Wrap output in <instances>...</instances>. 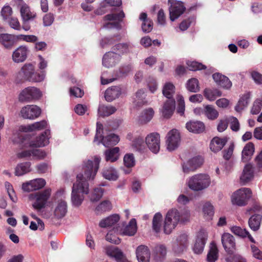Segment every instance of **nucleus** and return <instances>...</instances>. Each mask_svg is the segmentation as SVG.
<instances>
[{
	"label": "nucleus",
	"mask_w": 262,
	"mask_h": 262,
	"mask_svg": "<svg viewBox=\"0 0 262 262\" xmlns=\"http://www.w3.org/2000/svg\"><path fill=\"white\" fill-rule=\"evenodd\" d=\"M101 159L100 156H95L85 160L82 163L84 174L77 175V181L73 184L71 193V202L75 207H79L84 199V194L89 192V184L88 181L93 180L99 168Z\"/></svg>",
	"instance_id": "nucleus-1"
},
{
	"label": "nucleus",
	"mask_w": 262,
	"mask_h": 262,
	"mask_svg": "<svg viewBox=\"0 0 262 262\" xmlns=\"http://www.w3.org/2000/svg\"><path fill=\"white\" fill-rule=\"evenodd\" d=\"M190 218V212L185 209L179 212L177 209L172 208L167 212L164 222V232L166 234H170L177 226L179 223L188 222Z\"/></svg>",
	"instance_id": "nucleus-2"
},
{
	"label": "nucleus",
	"mask_w": 262,
	"mask_h": 262,
	"mask_svg": "<svg viewBox=\"0 0 262 262\" xmlns=\"http://www.w3.org/2000/svg\"><path fill=\"white\" fill-rule=\"evenodd\" d=\"M50 138V131L47 129L43 133L37 137L34 141L30 142L28 135L24 133H18L17 135H14L13 141L14 143L22 144L25 147H43L49 144Z\"/></svg>",
	"instance_id": "nucleus-3"
},
{
	"label": "nucleus",
	"mask_w": 262,
	"mask_h": 262,
	"mask_svg": "<svg viewBox=\"0 0 262 262\" xmlns=\"http://www.w3.org/2000/svg\"><path fill=\"white\" fill-rule=\"evenodd\" d=\"M211 184V178L206 173H201L189 177L186 181L188 188L194 191H200L207 188Z\"/></svg>",
	"instance_id": "nucleus-4"
},
{
	"label": "nucleus",
	"mask_w": 262,
	"mask_h": 262,
	"mask_svg": "<svg viewBox=\"0 0 262 262\" xmlns=\"http://www.w3.org/2000/svg\"><path fill=\"white\" fill-rule=\"evenodd\" d=\"M67 211V203L64 200L60 199L55 202L52 210H44L42 212V216L50 220H59L66 216Z\"/></svg>",
	"instance_id": "nucleus-5"
},
{
	"label": "nucleus",
	"mask_w": 262,
	"mask_h": 262,
	"mask_svg": "<svg viewBox=\"0 0 262 262\" xmlns=\"http://www.w3.org/2000/svg\"><path fill=\"white\" fill-rule=\"evenodd\" d=\"M51 194V188H46L38 192L30 193L28 195L29 201L32 202L33 207L40 210L45 207Z\"/></svg>",
	"instance_id": "nucleus-6"
},
{
	"label": "nucleus",
	"mask_w": 262,
	"mask_h": 262,
	"mask_svg": "<svg viewBox=\"0 0 262 262\" xmlns=\"http://www.w3.org/2000/svg\"><path fill=\"white\" fill-rule=\"evenodd\" d=\"M42 96V92L38 88L29 86L20 92L18 96V100L20 102L29 103L39 100Z\"/></svg>",
	"instance_id": "nucleus-7"
},
{
	"label": "nucleus",
	"mask_w": 262,
	"mask_h": 262,
	"mask_svg": "<svg viewBox=\"0 0 262 262\" xmlns=\"http://www.w3.org/2000/svg\"><path fill=\"white\" fill-rule=\"evenodd\" d=\"M125 17V14L122 10L115 11L110 14L106 15L103 17L105 23L103 28L105 29H120L121 28V22Z\"/></svg>",
	"instance_id": "nucleus-8"
},
{
	"label": "nucleus",
	"mask_w": 262,
	"mask_h": 262,
	"mask_svg": "<svg viewBox=\"0 0 262 262\" xmlns=\"http://www.w3.org/2000/svg\"><path fill=\"white\" fill-rule=\"evenodd\" d=\"M251 191L248 188H242L234 192L231 196L233 204L239 206H245L251 196Z\"/></svg>",
	"instance_id": "nucleus-9"
},
{
	"label": "nucleus",
	"mask_w": 262,
	"mask_h": 262,
	"mask_svg": "<svg viewBox=\"0 0 262 262\" xmlns=\"http://www.w3.org/2000/svg\"><path fill=\"white\" fill-rule=\"evenodd\" d=\"M20 12L23 21V29L27 31L31 28L29 25V21L33 20L36 17V13L31 11L28 5L24 3H23L20 6Z\"/></svg>",
	"instance_id": "nucleus-10"
},
{
	"label": "nucleus",
	"mask_w": 262,
	"mask_h": 262,
	"mask_svg": "<svg viewBox=\"0 0 262 262\" xmlns=\"http://www.w3.org/2000/svg\"><path fill=\"white\" fill-rule=\"evenodd\" d=\"M121 4V0H103L95 10V13L101 15L108 11H115L116 7H119Z\"/></svg>",
	"instance_id": "nucleus-11"
},
{
	"label": "nucleus",
	"mask_w": 262,
	"mask_h": 262,
	"mask_svg": "<svg viewBox=\"0 0 262 262\" xmlns=\"http://www.w3.org/2000/svg\"><path fill=\"white\" fill-rule=\"evenodd\" d=\"M170 19L173 21L184 12L185 8L182 2L176 0H168Z\"/></svg>",
	"instance_id": "nucleus-12"
},
{
	"label": "nucleus",
	"mask_w": 262,
	"mask_h": 262,
	"mask_svg": "<svg viewBox=\"0 0 262 262\" xmlns=\"http://www.w3.org/2000/svg\"><path fill=\"white\" fill-rule=\"evenodd\" d=\"M41 114V109L36 105H27L23 107L19 115L26 119L34 120L38 118Z\"/></svg>",
	"instance_id": "nucleus-13"
},
{
	"label": "nucleus",
	"mask_w": 262,
	"mask_h": 262,
	"mask_svg": "<svg viewBox=\"0 0 262 262\" xmlns=\"http://www.w3.org/2000/svg\"><path fill=\"white\" fill-rule=\"evenodd\" d=\"M46 185V181L43 178H36L25 183L21 185V188L25 192H30L43 188Z\"/></svg>",
	"instance_id": "nucleus-14"
},
{
	"label": "nucleus",
	"mask_w": 262,
	"mask_h": 262,
	"mask_svg": "<svg viewBox=\"0 0 262 262\" xmlns=\"http://www.w3.org/2000/svg\"><path fill=\"white\" fill-rule=\"evenodd\" d=\"M180 142V135L178 130L173 129L168 133L166 141L168 150L171 151L175 150L179 146Z\"/></svg>",
	"instance_id": "nucleus-15"
},
{
	"label": "nucleus",
	"mask_w": 262,
	"mask_h": 262,
	"mask_svg": "<svg viewBox=\"0 0 262 262\" xmlns=\"http://www.w3.org/2000/svg\"><path fill=\"white\" fill-rule=\"evenodd\" d=\"M145 143L152 152L157 154L160 148V135L157 133L149 134L145 138Z\"/></svg>",
	"instance_id": "nucleus-16"
},
{
	"label": "nucleus",
	"mask_w": 262,
	"mask_h": 262,
	"mask_svg": "<svg viewBox=\"0 0 262 262\" xmlns=\"http://www.w3.org/2000/svg\"><path fill=\"white\" fill-rule=\"evenodd\" d=\"M121 59V56L114 51L105 53L102 58V65L107 68L115 67L118 64Z\"/></svg>",
	"instance_id": "nucleus-17"
},
{
	"label": "nucleus",
	"mask_w": 262,
	"mask_h": 262,
	"mask_svg": "<svg viewBox=\"0 0 262 262\" xmlns=\"http://www.w3.org/2000/svg\"><path fill=\"white\" fill-rule=\"evenodd\" d=\"M126 138L131 141L132 147L137 151H142L145 148L144 137L137 133H128Z\"/></svg>",
	"instance_id": "nucleus-18"
},
{
	"label": "nucleus",
	"mask_w": 262,
	"mask_h": 262,
	"mask_svg": "<svg viewBox=\"0 0 262 262\" xmlns=\"http://www.w3.org/2000/svg\"><path fill=\"white\" fill-rule=\"evenodd\" d=\"M137 230V222L135 219H132L128 224L123 228L122 225L116 227V232L123 236H133L136 233Z\"/></svg>",
	"instance_id": "nucleus-19"
},
{
	"label": "nucleus",
	"mask_w": 262,
	"mask_h": 262,
	"mask_svg": "<svg viewBox=\"0 0 262 262\" xmlns=\"http://www.w3.org/2000/svg\"><path fill=\"white\" fill-rule=\"evenodd\" d=\"M203 161L201 156L194 157L182 165L183 171L185 173L194 171L202 165Z\"/></svg>",
	"instance_id": "nucleus-20"
},
{
	"label": "nucleus",
	"mask_w": 262,
	"mask_h": 262,
	"mask_svg": "<svg viewBox=\"0 0 262 262\" xmlns=\"http://www.w3.org/2000/svg\"><path fill=\"white\" fill-rule=\"evenodd\" d=\"M30 53L29 48L26 46H20L12 53V59L14 62L19 63L25 61Z\"/></svg>",
	"instance_id": "nucleus-21"
},
{
	"label": "nucleus",
	"mask_w": 262,
	"mask_h": 262,
	"mask_svg": "<svg viewBox=\"0 0 262 262\" xmlns=\"http://www.w3.org/2000/svg\"><path fill=\"white\" fill-rule=\"evenodd\" d=\"M132 69V67L130 64L121 67L119 69V73L117 74V76L112 78H107L106 77L107 74L104 72L102 74L101 76V84L103 85L107 84L113 82L120 77L125 76L131 72Z\"/></svg>",
	"instance_id": "nucleus-22"
},
{
	"label": "nucleus",
	"mask_w": 262,
	"mask_h": 262,
	"mask_svg": "<svg viewBox=\"0 0 262 262\" xmlns=\"http://www.w3.org/2000/svg\"><path fill=\"white\" fill-rule=\"evenodd\" d=\"M222 243L225 251L229 254L233 253L235 247L234 237L228 233H225L222 236Z\"/></svg>",
	"instance_id": "nucleus-23"
},
{
	"label": "nucleus",
	"mask_w": 262,
	"mask_h": 262,
	"mask_svg": "<svg viewBox=\"0 0 262 262\" xmlns=\"http://www.w3.org/2000/svg\"><path fill=\"white\" fill-rule=\"evenodd\" d=\"M176 104L173 99H167L163 104L161 110L162 116L168 119L171 117L175 110Z\"/></svg>",
	"instance_id": "nucleus-24"
},
{
	"label": "nucleus",
	"mask_w": 262,
	"mask_h": 262,
	"mask_svg": "<svg viewBox=\"0 0 262 262\" xmlns=\"http://www.w3.org/2000/svg\"><path fill=\"white\" fill-rule=\"evenodd\" d=\"M122 93V89L120 86H112L107 88L104 94L106 101L112 102L118 98Z\"/></svg>",
	"instance_id": "nucleus-25"
},
{
	"label": "nucleus",
	"mask_w": 262,
	"mask_h": 262,
	"mask_svg": "<svg viewBox=\"0 0 262 262\" xmlns=\"http://www.w3.org/2000/svg\"><path fill=\"white\" fill-rule=\"evenodd\" d=\"M48 127V123L46 121L42 120L39 122H36L31 124L27 126H21L20 127L19 133H26L29 132H33L35 130H40Z\"/></svg>",
	"instance_id": "nucleus-26"
},
{
	"label": "nucleus",
	"mask_w": 262,
	"mask_h": 262,
	"mask_svg": "<svg viewBox=\"0 0 262 262\" xmlns=\"http://www.w3.org/2000/svg\"><path fill=\"white\" fill-rule=\"evenodd\" d=\"M206 239V234L202 231L199 232L193 247L195 253L199 254L203 251Z\"/></svg>",
	"instance_id": "nucleus-27"
},
{
	"label": "nucleus",
	"mask_w": 262,
	"mask_h": 262,
	"mask_svg": "<svg viewBox=\"0 0 262 262\" xmlns=\"http://www.w3.org/2000/svg\"><path fill=\"white\" fill-rule=\"evenodd\" d=\"M17 41V35L8 33L0 34V42L7 49H11Z\"/></svg>",
	"instance_id": "nucleus-28"
},
{
	"label": "nucleus",
	"mask_w": 262,
	"mask_h": 262,
	"mask_svg": "<svg viewBox=\"0 0 262 262\" xmlns=\"http://www.w3.org/2000/svg\"><path fill=\"white\" fill-rule=\"evenodd\" d=\"M136 257L139 262H149L150 254L147 246L140 245L136 249Z\"/></svg>",
	"instance_id": "nucleus-29"
},
{
	"label": "nucleus",
	"mask_w": 262,
	"mask_h": 262,
	"mask_svg": "<svg viewBox=\"0 0 262 262\" xmlns=\"http://www.w3.org/2000/svg\"><path fill=\"white\" fill-rule=\"evenodd\" d=\"M35 66L31 63H26L21 68L17 76L30 81L35 70Z\"/></svg>",
	"instance_id": "nucleus-30"
},
{
	"label": "nucleus",
	"mask_w": 262,
	"mask_h": 262,
	"mask_svg": "<svg viewBox=\"0 0 262 262\" xmlns=\"http://www.w3.org/2000/svg\"><path fill=\"white\" fill-rule=\"evenodd\" d=\"M228 141V138L214 137L211 141L210 148L214 152L220 151L225 145Z\"/></svg>",
	"instance_id": "nucleus-31"
},
{
	"label": "nucleus",
	"mask_w": 262,
	"mask_h": 262,
	"mask_svg": "<svg viewBox=\"0 0 262 262\" xmlns=\"http://www.w3.org/2000/svg\"><path fill=\"white\" fill-rule=\"evenodd\" d=\"M254 177V168L251 164H247L243 169L240 177L242 183H246L251 181Z\"/></svg>",
	"instance_id": "nucleus-32"
},
{
	"label": "nucleus",
	"mask_w": 262,
	"mask_h": 262,
	"mask_svg": "<svg viewBox=\"0 0 262 262\" xmlns=\"http://www.w3.org/2000/svg\"><path fill=\"white\" fill-rule=\"evenodd\" d=\"M120 138L118 136L114 134H110L109 135L101 138L97 142L98 144L101 143L104 146L109 147L116 145L119 141Z\"/></svg>",
	"instance_id": "nucleus-33"
},
{
	"label": "nucleus",
	"mask_w": 262,
	"mask_h": 262,
	"mask_svg": "<svg viewBox=\"0 0 262 262\" xmlns=\"http://www.w3.org/2000/svg\"><path fill=\"white\" fill-rule=\"evenodd\" d=\"M102 177L109 181H115L119 178L117 170L113 166L104 167L101 171Z\"/></svg>",
	"instance_id": "nucleus-34"
},
{
	"label": "nucleus",
	"mask_w": 262,
	"mask_h": 262,
	"mask_svg": "<svg viewBox=\"0 0 262 262\" xmlns=\"http://www.w3.org/2000/svg\"><path fill=\"white\" fill-rule=\"evenodd\" d=\"M119 220L120 216L119 215L116 214H113L101 220L99 222V225L101 228H106L114 226H116L115 227H116L117 226L120 225L119 224H117Z\"/></svg>",
	"instance_id": "nucleus-35"
},
{
	"label": "nucleus",
	"mask_w": 262,
	"mask_h": 262,
	"mask_svg": "<svg viewBox=\"0 0 262 262\" xmlns=\"http://www.w3.org/2000/svg\"><path fill=\"white\" fill-rule=\"evenodd\" d=\"M104 250L106 254L109 257L115 258L116 262L118 261L124 254L121 249L114 246H106L105 247Z\"/></svg>",
	"instance_id": "nucleus-36"
},
{
	"label": "nucleus",
	"mask_w": 262,
	"mask_h": 262,
	"mask_svg": "<svg viewBox=\"0 0 262 262\" xmlns=\"http://www.w3.org/2000/svg\"><path fill=\"white\" fill-rule=\"evenodd\" d=\"M187 129L190 132L199 134L205 129L204 123L199 121H190L186 124Z\"/></svg>",
	"instance_id": "nucleus-37"
},
{
	"label": "nucleus",
	"mask_w": 262,
	"mask_h": 262,
	"mask_svg": "<svg viewBox=\"0 0 262 262\" xmlns=\"http://www.w3.org/2000/svg\"><path fill=\"white\" fill-rule=\"evenodd\" d=\"M254 152V145L251 142L245 145L242 152V160L244 162L249 161Z\"/></svg>",
	"instance_id": "nucleus-38"
},
{
	"label": "nucleus",
	"mask_w": 262,
	"mask_h": 262,
	"mask_svg": "<svg viewBox=\"0 0 262 262\" xmlns=\"http://www.w3.org/2000/svg\"><path fill=\"white\" fill-rule=\"evenodd\" d=\"M187 240V235L185 234H182L179 236L177 245L173 248L176 253H180L186 249L188 246Z\"/></svg>",
	"instance_id": "nucleus-39"
},
{
	"label": "nucleus",
	"mask_w": 262,
	"mask_h": 262,
	"mask_svg": "<svg viewBox=\"0 0 262 262\" xmlns=\"http://www.w3.org/2000/svg\"><path fill=\"white\" fill-rule=\"evenodd\" d=\"M147 102L145 99V91L143 89L139 90L135 94L133 98V103L137 107H142L147 104Z\"/></svg>",
	"instance_id": "nucleus-40"
},
{
	"label": "nucleus",
	"mask_w": 262,
	"mask_h": 262,
	"mask_svg": "<svg viewBox=\"0 0 262 262\" xmlns=\"http://www.w3.org/2000/svg\"><path fill=\"white\" fill-rule=\"evenodd\" d=\"M120 149L115 147L106 150L104 152L105 160L107 162H114L116 161L120 156Z\"/></svg>",
	"instance_id": "nucleus-41"
},
{
	"label": "nucleus",
	"mask_w": 262,
	"mask_h": 262,
	"mask_svg": "<svg viewBox=\"0 0 262 262\" xmlns=\"http://www.w3.org/2000/svg\"><path fill=\"white\" fill-rule=\"evenodd\" d=\"M139 19L142 21L141 28L144 32H150L152 29L153 23L152 21L147 18L146 13L142 12L139 16Z\"/></svg>",
	"instance_id": "nucleus-42"
},
{
	"label": "nucleus",
	"mask_w": 262,
	"mask_h": 262,
	"mask_svg": "<svg viewBox=\"0 0 262 262\" xmlns=\"http://www.w3.org/2000/svg\"><path fill=\"white\" fill-rule=\"evenodd\" d=\"M251 98V93L247 92L245 93L239 99L238 103L235 107V110L237 112H241L249 103Z\"/></svg>",
	"instance_id": "nucleus-43"
},
{
	"label": "nucleus",
	"mask_w": 262,
	"mask_h": 262,
	"mask_svg": "<svg viewBox=\"0 0 262 262\" xmlns=\"http://www.w3.org/2000/svg\"><path fill=\"white\" fill-rule=\"evenodd\" d=\"M133 47L130 43H120L113 47V51L119 55H123L130 52Z\"/></svg>",
	"instance_id": "nucleus-44"
},
{
	"label": "nucleus",
	"mask_w": 262,
	"mask_h": 262,
	"mask_svg": "<svg viewBox=\"0 0 262 262\" xmlns=\"http://www.w3.org/2000/svg\"><path fill=\"white\" fill-rule=\"evenodd\" d=\"M116 111V108L112 105L100 104L98 109V114L102 117L108 116L114 114Z\"/></svg>",
	"instance_id": "nucleus-45"
},
{
	"label": "nucleus",
	"mask_w": 262,
	"mask_h": 262,
	"mask_svg": "<svg viewBox=\"0 0 262 262\" xmlns=\"http://www.w3.org/2000/svg\"><path fill=\"white\" fill-rule=\"evenodd\" d=\"M154 113V110L151 107L143 110L139 117L140 122L143 124L148 122L153 118Z\"/></svg>",
	"instance_id": "nucleus-46"
},
{
	"label": "nucleus",
	"mask_w": 262,
	"mask_h": 262,
	"mask_svg": "<svg viewBox=\"0 0 262 262\" xmlns=\"http://www.w3.org/2000/svg\"><path fill=\"white\" fill-rule=\"evenodd\" d=\"M31 163L25 162L18 164L15 168V174L17 176H21L30 171Z\"/></svg>",
	"instance_id": "nucleus-47"
},
{
	"label": "nucleus",
	"mask_w": 262,
	"mask_h": 262,
	"mask_svg": "<svg viewBox=\"0 0 262 262\" xmlns=\"http://www.w3.org/2000/svg\"><path fill=\"white\" fill-rule=\"evenodd\" d=\"M261 218V215L259 214L252 215L249 220L250 228L253 231H257L259 228Z\"/></svg>",
	"instance_id": "nucleus-48"
},
{
	"label": "nucleus",
	"mask_w": 262,
	"mask_h": 262,
	"mask_svg": "<svg viewBox=\"0 0 262 262\" xmlns=\"http://www.w3.org/2000/svg\"><path fill=\"white\" fill-rule=\"evenodd\" d=\"M219 256V251L216 245L212 243L207 254V259L208 262H215Z\"/></svg>",
	"instance_id": "nucleus-49"
},
{
	"label": "nucleus",
	"mask_w": 262,
	"mask_h": 262,
	"mask_svg": "<svg viewBox=\"0 0 262 262\" xmlns=\"http://www.w3.org/2000/svg\"><path fill=\"white\" fill-rule=\"evenodd\" d=\"M205 97L209 101L214 100L217 97L222 95V92L216 89H206L204 91Z\"/></svg>",
	"instance_id": "nucleus-50"
},
{
	"label": "nucleus",
	"mask_w": 262,
	"mask_h": 262,
	"mask_svg": "<svg viewBox=\"0 0 262 262\" xmlns=\"http://www.w3.org/2000/svg\"><path fill=\"white\" fill-rule=\"evenodd\" d=\"M204 113L205 115L210 120H215L219 116L217 111L211 105H207L205 106Z\"/></svg>",
	"instance_id": "nucleus-51"
},
{
	"label": "nucleus",
	"mask_w": 262,
	"mask_h": 262,
	"mask_svg": "<svg viewBox=\"0 0 262 262\" xmlns=\"http://www.w3.org/2000/svg\"><path fill=\"white\" fill-rule=\"evenodd\" d=\"M204 217L207 220H211L214 215V208L209 202L205 203L203 206Z\"/></svg>",
	"instance_id": "nucleus-52"
},
{
	"label": "nucleus",
	"mask_w": 262,
	"mask_h": 262,
	"mask_svg": "<svg viewBox=\"0 0 262 262\" xmlns=\"http://www.w3.org/2000/svg\"><path fill=\"white\" fill-rule=\"evenodd\" d=\"M104 189L100 186L94 188L89 195L90 199L92 202H97L103 196Z\"/></svg>",
	"instance_id": "nucleus-53"
},
{
	"label": "nucleus",
	"mask_w": 262,
	"mask_h": 262,
	"mask_svg": "<svg viewBox=\"0 0 262 262\" xmlns=\"http://www.w3.org/2000/svg\"><path fill=\"white\" fill-rule=\"evenodd\" d=\"M175 87L171 82H166L163 86V94L168 99H173L172 95L174 93Z\"/></svg>",
	"instance_id": "nucleus-54"
},
{
	"label": "nucleus",
	"mask_w": 262,
	"mask_h": 262,
	"mask_svg": "<svg viewBox=\"0 0 262 262\" xmlns=\"http://www.w3.org/2000/svg\"><path fill=\"white\" fill-rule=\"evenodd\" d=\"M186 88L188 91L196 93L200 91L199 81L197 79L193 78L188 80L186 83Z\"/></svg>",
	"instance_id": "nucleus-55"
},
{
	"label": "nucleus",
	"mask_w": 262,
	"mask_h": 262,
	"mask_svg": "<svg viewBox=\"0 0 262 262\" xmlns=\"http://www.w3.org/2000/svg\"><path fill=\"white\" fill-rule=\"evenodd\" d=\"M118 234H119L116 232V227H114L113 230H110L107 233L105 239L110 243L119 244L120 243V239L118 237Z\"/></svg>",
	"instance_id": "nucleus-56"
},
{
	"label": "nucleus",
	"mask_w": 262,
	"mask_h": 262,
	"mask_svg": "<svg viewBox=\"0 0 262 262\" xmlns=\"http://www.w3.org/2000/svg\"><path fill=\"white\" fill-rule=\"evenodd\" d=\"M162 220V214L159 212L156 213L152 219V229L157 233L161 230Z\"/></svg>",
	"instance_id": "nucleus-57"
},
{
	"label": "nucleus",
	"mask_w": 262,
	"mask_h": 262,
	"mask_svg": "<svg viewBox=\"0 0 262 262\" xmlns=\"http://www.w3.org/2000/svg\"><path fill=\"white\" fill-rule=\"evenodd\" d=\"M112 204L110 201L105 200L100 203L96 207L97 213H102L110 210L112 209Z\"/></svg>",
	"instance_id": "nucleus-58"
},
{
	"label": "nucleus",
	"mask_w": 262,
	"mask_h": 262,
	"mask_svg": "<svg viewBox=\"0 0 262 262\" xmlns=\"http://www.w3.org/2000/svg\"><path fill=\"white\" fill-rule=\"evenodd\" d=\"M10 27L15 30L20 31L23 29V26L20 25L18 19L16 17H11L6 20Z\"/></svg>",
	"instance_id": "nucleus-59"
},
{
	"label": "nucleus",
	"mask_w": 262,
	"mask_h": 262,
	"mask_svg": "<svg viewBox=\"0 0 262 262\" xmlns=\"http://www.w3.org/2000/svg\"><path fill=\"white\" fill-rule=\"evenodd\" d=\"M46 77V72L44 71H41L40 72H37L34 70L33 75L31 77L30 82H40L42 81Z\"/></svg>",
	"instance_id": "nucleus-60"
},
{
	"label": "nucleus",
	"mask_w": 262,
	"mask_h": 262,
	"mask_svg": "<svg viewBox=\"0 0 262 262\" xmlns=\"http://www.w3.org/2000/svg\"><path fill=\"white\" fill-rule=\"evenodd\" d=\"M186 64L190 71L201 70L206 68L205 65L195 61L188 60L186 62Z\"/></svg>",
	"instance_id": "nucleus-61"
},
{
	"label": "nucleus",
	"mask_w": 262,
	"mask_h": 262,
	"mask_svg": "<svg viewBox=\"0 0 262 262\" xmlns=\"http://www.w3.org/2000/svg\"><path fill=\"white\" fill-rule=\"evenodd\" d=\"M123 162L124 166L128 168L134 167L135 165V160L133 154H126L124 157Z\"/></svg>",
	"instance_id": "nucleus-62"
},
{
	"label": "nucleus",
	"mask_w": 262,
	"mask_h": 262,
	"mask_svg": "<svg viewBox=\"0 0 262 262\" xmlns=\"http://www.w3.org/2000/svg\"><path fill=\"white\" fill-rule=\"evenodd\" d=\"M17 41H24L28 42L34 43L38 40V37L34 35H17Z\"/></svg>",
	"instance_id": "nucleus-63"
},
{
	"label": "nucleus",
	"mask_w": 262,
	"mask_h": 262,
	"mask_svg": "<svg viewBox=\"0 0 262 262\" xmlns=\"http://www.w3.org/2000/svg\"><path fill=\"white\" fill-rule=\"evenodd\" d=\"M178 102L177 112L181 115H183L185 110V105L183 97L181 95L177 96Z\"/></svg>",
	"instance_id": "nucleus-64"
}]
</instances>
